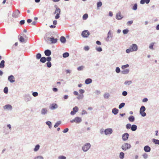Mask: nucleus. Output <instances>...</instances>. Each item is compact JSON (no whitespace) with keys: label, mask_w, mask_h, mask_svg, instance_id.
Listing matches in <instances>:
<instances>
[{"label":"nucleus","mask_w":159,"mask_h":159,"mask_svg":"<svg viewBox=\"0 0 159 159\" xmlns=\"http://www.w3.org/2000/svg\"><path fill=\"white\" fill-rule=\"evenodd\" d=\"M116 71L117 73H119L120 71V70L119 67H117L116 69Z\"/></svg>","instance_id":"51"},{"label":"nucleus","mask_w":159,"mask_h":159,"mask_svg":"<svg viewBox=\"0 0 159 159\" xmlns=\"http://www.w3.org/2000/svg\"><path fill=\"white\" fill-rule=\"evenodd\" d=\"M82 121L80 117H75L74 119L71 120L70 122L73 123L75 122L76 123H80Z\"/></svg>","instance_id":"5"},{"label":"nucleus","mask_w":159,"mask_h":159,"mask_svg":"<svg viewBox=\"0 0 159 159\" xmlns=\"http://www.w3.org/2000/svg\"><path fill=\"white\" fill-rule=\"evenodd\" d=\"M79 92L80 93H81V94H82V93H84V90L82 89H80L79 90Z\"/></svg>","instance_id":"62"},{"label":"nucleus","mask_w":159,"mask_h":159,"mask_svg":"<svg viewBox=\"0 0 159 159\" xmlns=\"http://www.w3.org/2000/svg\"><path fill=\"white\" fill-rule=\"evenodd\" d=\"M129 137V134L127 133H125L122 135V139L124 140H126Z\"/></svg>","instance_id":"15"},{"label":"nucleus","mask_w":159,"mask_h":159,"mask_svg":"<svg viewBox=\"0 0 159 159\" xmlns=\"http://www.w3.org/2000/svg\"><path fill=\"white\" fill-rule=\"evenodd\" d=\"M69 54L68 52H65L63 54V57L64 58H66L69 56Z\"/></svg>","instance_id":"29"},{"label":"nucleus","mask_w":159,"mask_h":159,"mask_svg":"<svg viewBox=\"0 0 159 159\" xmlns=\"http://www.w3.org/2000/svg\"><path fill=\"white\" fill-rule=\"evenodd\" d=\"M47 110L46 108H43L41 111V113L43 114H45L47 112Z\"/></svg>","instance_id":"25"},{"label":"nucleus","mask_w":159,"mask_h":159,"mask_svg":"<svg viewBox=\"0 0 159 159\" xmlns=\"http://www.w3.org/2000/svg\"><path fill=\"white\" fill-rule=\"evenodd\" d=\"M150 0H141L140 3L141 4H144L145 3L148 4Z\"/></svg>","instance_id":"19"},{"label":"nucleus","mask_w":159,"mask_h":159,"mask_svg":"<svg viewBox=\"0 0 159 159\" xmlns=\"http://www.w3.org/2000/svg\"><path fill=\"white\" fill-rule=\"evenodd\" d=\"M57 39H54L53 37H48L47 38V41L48 43H55L57 41Z\"/></svg>","instance_id":"3"},{"label":"nucleus","mask_w":159,"mask_h":159,"mask_svg":"<svg viewBox=\"0 0 159 159\" xmlns=\"http://www.w3.org/2000/svg\"><path fill=\"white\" fill-rule=\"evenodd\" d=\"M8 92V89L7 87H5L4 89V92L6 93H7Z\"/></svg>","instance_id":"42"},{"label":"nucleus","mask_w":159,"mask_h":159,"mask_svg":"<svg viewBox=\"0 0 159 159\" xmlns=\"http://www.w3.org/2000/svg\"><path fill=\"white\" fill-rule=\"evenodd\" d=\"M153 141L155 144H159V140H158L153 139Z\"/></svg>","instance_id":"36"},{"label":"nucleus","mask_w":159,"mask_h":159,"mask_svg":"<svg viewBox=\"0 0 159 159\" xmlns=\"http://www.w3.org/2000/svg\"><path fill=\"white\" fill-rule=\"evenodd\" d=\"M90 147V143H87L83 146V150L84 151H86Z\"/></svg>","instance_id":"10"},{"label":"nucleus","mask_w":159,"mask_h":159,"mask_svg":"<svg viewBox=\"0 0 159 159\" xmlns=\"http://www.w3.org/2000/svg\"><path fill=\"white\" fill-rule=\"evenodd\" d=\"M96 50L98 52H101L102 50V48L100 47H99L96 48Z\"/></svg>","instance_id":"47"},{"label":"nucleus","mask_w":159,"mask_h":159,"mask_svg":"<svg viewBox=\"0 0 159 159\" xmlns=\"http://www.w3.org/2000/svg\"><path fill=\"white\" fill-rule=\"evenodd\" d=\"M59 159H66V157L65 156H60L58 157Z\"/></svg>","instance_id":"52"},{"label":"nucleus","mask_w":159,"mask_h":159,"mask_svg":"<svg viewBox=\"0 0 159 159\" xmlns=\"http://www.w3.org/2000/svg\"><path fill=\"white\" fill-rule=\"evenodd\" d=\"M122 18V17L121 16L120 13H118L117 14L116 16V18L118 20H120Z\"/></svg>","instance_id":"20"},{"label":"nucleus","mask_w":159,"mask_h":159,"mask_svg":"<svg viewBox=\"0 0 159 159\" xmlns=\"http://www.w3.org/2000/svg\"><path fill=\"white\" fill-rule=\"evenodd\" d=\"M137 126L136 125H133L131 127V129L133 131L136 130L137 129Z\"/></svg>","instance_id":"26"},{"label":"nucleus","mask_w":159,"mask_h":159,"mask_svg":"<svg viewBox=\"0 0 159 159\" xmlns=\"http://www.w3.org/2000/svg\"><path fill=\"white\" fill-rule=\"evenodd\" d=\"M20 14V11L17 10L13 13L12 16L14 18H16L19 16Z\"/></svg>","instance_id":"8"},{"label":"nucleus","mask_w":159,"mask_h":159,"mask_svg":"<svg viewBox=\"0 0 159 159\" xmlns=\"http://www.w3.org/2000/svg\"><path fill=\"white\" fill-rule=\"evenodd\" d=\"M144 150L145 152H149L151 150V148L149 146L147 145L144 147Z\"/></svg>","instance_id":"16"},{"label":"nucleus","mask_w":159,"mask_h":159,"mask_svg":"<svg viewBox=\"0 0 159 159\" xmlns=\"http://www.w3.org/2000/svg\"><path fill=\"white\" fill-rule=\"evenodd\" d=\"M60 41L62 43H65L66 41V39L64 36H61L60 38Z\"/></svg>","instance_id":"24"},{"label":"nucleus","mask_w":159,"mask_h":159,"mask_svg":"<svg viewBox=\"0 0 159 159\" xmlns=\"http://www.w3.org/2000/svg\"><path fill=\"white\" fill-rule=\"evenodd\" d=\"M154 44V43H151L149 46V48L151 49H153V46Z\"/></svg>","instance_id":"50"},{"label":"nucleus","mask_w":159,"mask_h":159,"mask_svg":"<svg viewBox=\"0 0 159 159\" xmlns=\"http://www.w3.org/2000/svg\"><path fill=\"white\" fill-rule=\"evenodd\" d=\"M109 94L108 93H106L104 95V97L105 98H107L109 96Z\"/></svg>","instance_id":"53"},{"label":"nucleus","mask_w":159,"mask_h":159,"mask_svg":"<svg viewBox=\"0 0 159 159\" xmlns=\"http://www.w3.org/2000/svg\"><path fill=\"white\" fill-rule=\"evenodd\" d=\"M57 23V21L56 20H54L53 21V24L55 25Z\"/></svg>","instance_id":"63"},{"label":"nucleus","mask_w":159,"mask_h":159,"mask_svg":"<svg viewBox=\"0 0 159 159\" xmlns=\"http://www.w3.org/2000/svg\"><path fill=\"white\" fill-rule=\"evenodd\" d=\"M129 120L130 122H133L134 120V118L133 116H130L129 118Z\"/></svg>","instance_id":"27"},{"label":"nucleus","mask_w":159,"mask_h":159,"mask_svg":"<svg viewBox=\"0 0 159 159\" xmlns=\"http://www.w3.org/2000/svg\"><path fill=\"white\" fill-rule=\"evenodd\" d=\"M84 68V66H79V67L77 68V70H78L80 71L82 70Z\"/></svg>","instance_id":"45"},{"label":"nucleus","mask_w":159,"mask_h":159,"mask_svg":"<svg viewBox=\"0 0 159 159\" xmlns=\"http://www.w3.org/2000/svg\"><path fill=\"white\" fill-rule=\"evenodd\" d=\"M46 59L48 61V62H50V61H51V58L50 57H47V59Z\"/></svg>","instance_id":"59"},{"label":"nucleus","mask_w":159,"mask_h":159,"mask_svg":"<svg viewBox=\"0 0 159 159\" xmlns=\"http://www.w3.org/2000/svg\"><path fill=\"white\" fill-rule=\"evenodd\" d=\"M38 95V93L37 92H34L33 93V95L34 97H36Z\"/></svg>","instance_id":"55"},{"label":"nucleus","mask_w":159,"mask_h":159,"mask_svg":"<svg viewBox=\"0 0 159 159\" xmlns=\"http://www.w3.org/2000/svg\"><path fill=\"white\" fill-rule=\"evenodd\" d=\"M129 70L128 69H126V70H124L123 71H122L121 72L123 74H127L129 72Z\"/></svg>","instance_id":"31"},{"label":"nucleus","mask_w":159,"mask_h":159,"mask_svg":"<svg viewBox=\"0 0 159 159\" xmlns=\"http://www.w3.org/2000/svg\"><path fill=\"white\" fill-rule=\"evenodd\" d=\"M102 5V2H99L97 3V7L98 8L101 7Z\"/></svg>","instance_id":"34"},{"label":"nucleus","mask_w":159,"mask_h":159,"mask_svg":"<svg viewBox=\"0 0 159 159\" xmlns=\"http://www.w3.org/2000/svg\"><path fill=\"white\" fill-rule=\"evenodd\" d=\"M78 111V108L77 107L75 106L73 109V111H71L70 112V114L73 115L75 114L76 112Z\"/></svg>","instance_id":"11"},{"label":"nucleus","mask_w":159,"mask_h":159,"mask_svg":"<svg viewBox=\"0 0 159 159\" xmlns=\"http://www.w3.org/2000/svg\"><path fill=\"white\" fill-rule=\"evenodd\" d=\"M69 129L68 128L65 129L63 131L64 133H66L68 131Z\"/></svg>","instance_id":"58"},{"label":"nucleus","mask_w":159,"mask_h":159,"mask_svg":"<svg viewBox=\"0 0 159 159\" xmlns=\"http://www.w3.org/2000/svg\"><path fill=\"white\" fill-rule=\"evenodd\" d=\"M46 60V59L45 57H42L41 58L40 61L43 63L45 62Z\"/></svg>","instance_id":"30"},{"label":"nucleus","mask_w":159,"mask_h":159,"mask_svg":"<svg viewBox=\"0 0 159 159\" xmlns=\"http://www.w3.org/2000/svg\"><path fill=\"white\" fill-rule=\"evenodd\" d=\"M131 147V145L128 143H125L121 147L122 149L125 151L129 149Z\"/></svg>","instance_id":"4"},{"label":"nucleus","mask_w":159,"mask_h":159,"mask_svg":"<svg viewBox=\"0 0 159 159\" xmlns=\"http://www.w3.org/2000/svg\"><path fill=\"white\" fill-rule=\"evenodd\" d=\"M145 109V107L143 106H142L140 108V113L143 116H145L146 115V113L144 112Z\"/></svg>","instance_id":"6"},{"label":"nucleus","mask_w":159,"mask_h":159,"mask_svg":"<svg viewBox=\"0 0 159 159\" xmlns=\"http://www.w3.org/2000/svg\"><path fill=\"white\" fill-rule=\"evenodd\" d=\"M89 47L88 46H85L84 48V50L86 51L88 50L89 49Z\"/></svg>","instance_id":"56"},{"label":"nucleus","mask_w":159,"mask_h":159,"mask_svg":"<svg viewBox=\"0 0 159 159\" xmlns=\"http://www.w3.org/2000/svg\"><path fill=\"white\" fill-rule=\"evenodd\" d=\"M118 110L116 108H113L112 110V112L115 115H116L118 113Z\"/></svg>","instance_id":"22"},{"label":"nucleus","mask_w":159,"mask_h":159,"mask_svg":"<svg viewBox=\"0 0 159 159\" xmlns=\"http://www.w3.org/2000/svg\"><path fill=\"white\" fill-rule=\"evenodd\" d=\"M61 12V9L57 7L56 8V10L54 12V14H56V15L55 16V18L56 19H59L60 17V14Z\"/></svg>","instance_id":"2"},{"label":"nucleus","mask_w":159,"mask_h":159,"mask_svg":"<svg viewBox=\"0 0 159 159\" xmlns=\"http://www.w3.org/2000/svg\"><path fill=\"white\" fill-rule=\"evenodd\" d=\"M138 49L137 45L135 44H133L130 46L129 48L126 50V52L129 53L130 52L136 51Z\"/></svg>","instance_id":"1"},{"label":"nucleus","mask_w":159,"mask_h":159,"mask_svg":"<svg viewBox=\"0 0 159 159\" xmlns=\"http://www.w3.org/2000/svg\"><path fill=\"white\" fill-rule=\"evenodd\" d=\"M90 34L88 30H84L82 33V35L84 37H88Z\"/></svg>","instance_id":"7"},{"label":"nucleus","mask_w":159,"mask_h":159,"mask_svg":"<svg viewBox=\"0 0 159 159\" xmlns=\"http://www.w3.org/2000/svg\"><path fill=\"white\" fill-rule=\"evenodd\" d=\"M47 65L48 67H50L51 66V63L50 62H48L47 63Z\"/></svg>","instance_id":"48"},{"label":"nucleus","mask_w":159,"mask_h":159,"mask_svg":"<svg viewBox=\"0 0 159 159\" xmlns=\"http://www.w3.org/2000/svg\"><path fill=\"white\" fill-rule=\"evenodd\" d=\"M5 61L4 60H2L0 63V68H3L5 66Z\"/></svg>","instance_id":"21"},{"label":"nucleus","mask_w":159,"mask_h":159,"mask_svg":"<svg viewBox=\"0 0 159 159\" xmlns=\"http://www.w3.org/2000/svg\"><path fill=\"white\" fill-rule=\"evenodd\" d=\"M132 83V82L131 81H126L125 83V84L126 85H129Z\"/></svg>","instance_id":"40"},{"label":"nucleus","mask_w":159,"mask_h":159,"mask_svg":"<svg viewBox=\"0 0 159 159\" xmlns=\"http://www.w3.org/2000/svg\"><path fill=\"white\" fill-rule=\"evenodd\" d=\"M46 124L49 126L50 128H51L52 124L51 122L49 121H47L46 122Z\"/></svg>","instance_id":"41"},{"label":"nucleus","mask_w":159,"mask_h":159,"mask_svg":"<svg viewBox=\"0 0 159 159\" xmlns=\"http://www.w3.org/2000/svg\"><path fill=\"white\" fill-rule=\"evenodd\" d=\"M58 105L56 103H53L50 106V108L52 110H53L57 108Z\"/></svg>","instance_id":"14"},{"label":"nucleus","mask_w":159,"mask_h":159,"mask_svg":"<svg viewBox=\"0 0 159 159\" xmlns=\"http://www.w3.org/2000/svg\"><path fill=\"white\" fill-rule=\"evenodd\" d=\"M24 23H25V20H21L20 22V24L21 25H23L24 24Z\"/></svg>","instance_id":"57"},{"label":"nucleus","mask_w":159,"mask_h":159,"mask_svg":"<svg viewBox=\"0 0 159 159\" xmlns=\"http://www.w3.org/2000/svg\"><path fill=\"white\" fill-rule=\"evenodd\" d=\"M112 132V130L111 129H107L105 130V133L106 134H111Z\"/></svg>","instance_id":"12"},{"label":"nucleus","mask_w":159,"mask_h":159,"mask_svg":"<svg viewBox=\"0 0 159 159\" xmlns=\"http://www.w3.org/2000/svg\"><path fill=\"white\" fill-rule=\"evenodd\" d=\"M96 43L98 45H101V43L99 41H97L96 42Z\"/></svg>","instance_id":"64"},{"label":"nucleus","mask_w":159,"mask_h":159,"mask_svg":"<svg viewBox=\"0 0 159 159\" xmlns=\"http://www.w3.org/2000/svg\"><path fill=\"white\" fill-rule=\"evenodd\" d=\"M44 53L45 55L48 56L51 54V52L50 50H46L45 51Z\"/></svg>","instance_id":"17"},{"label":"nucleus","mask_w":159,"mask_h":159,"mask_svg":"<svg viewBox=\"0 0 159 159\" xmlns=\"http://www.w3.org/2000/svg\"><path fill=\"white\" fill-rule=\"evenodd\" d=\"M34 159H43V158L42 157L38 156L35 157Z\"/></svg>","instance_id":"61"},{"label":"nucleus","mask_w":159,"mask_h":159,"mask_svg":"<svg viewBox=\"0 0 159 159\" xmlns=\"http://www.w3.org/2000/svg\"><path fill=\"white\" fill-rule=\"evenodd\" d=\"M61 122L60 121H58L54 125V127H57L61 124Z\"/></svg>","instance_id":"39"},{"label":"nucleus","mask_w":159,"mask_h":159,"mask_svg":"<svg viewBox=\"0 0 159 159\" xmlns=\"http://www.w3.org/2000/svg\"><path fill=\"white\" fill-rule=\"evenodd\" d=\"M137 4L136 3L135 4L133 7V9L134 10H137Z\"/></svg>","instance_id":"43"},{"label":"nucleus","mask_w":159,"mask_h":159,"mask_svg":"<svg viewBox=\"0 0 159 159\" xmlns=\"http://www.w3.org/2000/svg\"><path fill=\"white\" fill-rule=\"evenodd\" d=\"M125 105V103H122L120 104L119 106V109H120L124 107Z\"/></svg>","instance_id":"35"},{"label":"nucleus","mask_w":159,"mask_h":159,"mask_svg":"<svg viewBox=\"0 0 159 159\" xmlns=\"http://www.w3.org/2000/svg\"><path fill=\"white\" fill-rule=\"evenodd\" d=\"M40 146L39 144L37 145L35 148L34 149V151L35 152H36L38 151L39 148Z\"/></svg>","instance_id":"28"},{"label":"nucleus","mask_w":159,"mask_h":159,"mask_svg":"<svg viewBox=\"0 0 159 159\" xmlns=\"http://www.w3.org/2000/svg\"><path fill=\"white\" fill-rule=\"evenodd\" d=\"M128 30H124L123 31V32L124 34H127L128 33Z\"/></svg>","instance_id":"54"},{"label":"nucleus","mask_w":159,"mask_h":159,"mask_svg":"<svg viewBox=\"0 0 159 159\" xmlns=\"http://www.w3.org/2000/svg\"><path fill=\"white\" fill-rule=\"evenodd\" d=\"M131 127V125L130 124H128L126 125V128L127 129H130Z\"/></svg>","instance_id":"44"},{"label":"nucleus","mask_w":159,"mask_h":159,"mask_svg":"<svg viewBox=\"0 0 159 159\" xmlns=\"http://www.w3.org/2000/svg\"><path fill=\"white\" fill-rule=\"evenodd\" d=\"M12 106L10 105H6L4 107V109H12Z\"/></svg>","instance_id":"18"},{"label":"nucleus","mask_w":159,"mask_h":159,"mask_svg":"<svg viewBox=\"0 0 159 159\" xmlns=\"http://www.w3.org/2000/svg\"><path fill=\"white\" fill-rule=\"evenodd\" d=\"M124 153L123 152H121L120 154V159H123L124 157Z\"/></svg>","instance_id":"33"},{"label":"nucleus","mask_w":159,"mask_h":159,"mask_svg":"<svg viewBox=\"0 0 159 159\" xmlns=\"http://www.w3.org/2000/svg\"><path fill=\"white\" fill-rule=\"evenodd\" d=\"M41 54L39 53H38L36 55V58L37 59H39L40 58H41Z\"/></svg>","instance_id":"37"},{"label":"nucleus","mask_w":159,"mask_h":159,"mask_svg":"<svg viewBox=\"0 0 159 159\" xmlns=\"http://www.w3.org/2000/svg\"><path fill=\"white\" fill-rule=\"evenodd\" d=\"M92 82V80L90 79H88L85 81V83L86 84H88L91 83Z\"/></svg>","instance_id":"23"},{"label":"nucleus","mask_w":159,"mask_h":159,"mask_svg":"<svg viewBox=\"0 0 159 159\" xmlns=\"http://www.w3.org/2000/svg\"><path fill=\"white\" fill-rule=\"evenodd\" d=\"M107 35H108L107 36L108 38L109 37H112V35L110 31L108 32V34H107Z\"/></svg>","instance_id":"46"},{"label":"nucleus","mask_w":159,"mask_h":159,"mask_svg":"<svg viewBox=\"0 0 159 159\" xmlns=\"http://www.w3.org/2000/svg\"><path fill=\"white\" fill-rule=\"evenodd\" d=\"M28 37L25 35L24 37L23 36H20L19 38V41L20 42L25 43L27 40Z\"/></svg>","instance_id":"9"},{"label":"nucleus","mask_w":159,"mask_h":159,"mask_svg":"<svg viewBox=\"0 0 159 159\" xmlns=\"http://www.w3.org/2000/svg\"><path fill=\"white\" fill-rule=\"evenodd\" d=\"M129 65L128 64H126V65L122 66L121 67V68L122 69H125L126 68L129 67Z\"/></svg>","instance_id":"38"},{"label":"nucleus","mask_w":159,"mask_h":159,"mask_svg":"<svg viewBox=\"0 0 159 159\" xmlns=\"http://www.w3.org/2000/svg\"><path fill=\"white\" fill-rule=\"evenodd\" d=\"M88 14H85L83 15V19L84 20H85L88 18Z\"/></svg>","instance_id":"32"},{"label":"nucleus","mask_w":159,"mask_h":159,"mask_svg":"<svg viewBox=\"0 0 159 159\" xmlns=\"http://www.w3.org/2000/svg\"><path fill=\"white\" fill-rule=\"evenodd\" d=\"M133 22V21L132 20L129 21L127 22V25H130L132 24Z\"/></svg>","instance_id":"49"},{"label":"nucleus","mask_w":159,"mask_h":159,"mask_svg":"<svg viewBox=\"0 0 159 159\" xmlns=\"http://www.w3.org/2000/svg\"><path fill=\"white\" fill-rule=\"evenodd\" d=\"M8 80L11 83H13L15 81V78L12 75H11L8 77Z\"/></svg>","instance_id":"13"},{"label":"nucleus","mask_w":159,"mask_h":159,"mask_svg":"<svg viewBox=\"0 0 159 159\" xmlns=\"http://www.w3.org/2000/svg\"><path fill=\"white\" fill-rule=\"evenodd\" d=\"M127 94V93L126 91H124L122 93V95L123 96H126Z\"/></svg>","instance_id":"60"}]
</instances>
